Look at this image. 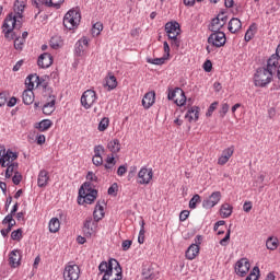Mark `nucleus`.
Returning <instances> with one entry per match:
<instances>
[{"label":"nucleus","instance_id":"7ed1b4c3","mask_svg":"<svg viewBox=\"0 0 280 280\" xmlns=\"http://www.w3.org/2000/svg\"><path fill=\"white\" fill-rule=\"evenodd\" d=\"M2 27L4 28V37L10 38V35L14 34V30H21V27H23V22H21V20H16V15H14V13H9L4 19Z\"/></svg>","mask_w":280,"mask_h":280},{"label":"nucleus","instance_id":"1a4fd4ad","mask_svg":"<svg viewBox=\"0 0 280 280\" xmlns=\"http://www.w3.org/2000/svg\"><path fill=\"white\" fill-rule=\"evenodd\" d=\"M168 100H174L177 106H185L187 103V96H185V91L180 88H175L173 91L168 92Z\"/></svg>","mask_w":280,"mask_h":280},{"label":"nucleus","instance_id":"e2e57ef3","mask_svg":"<svg viewBox=\"0 0 280 280\" xmlns=\"http://www.w3.org/2000/svg\"><path fill=\"white\" fill-rule=\"evenodd\" d=\"M130 246H132V241L130 240H125L122 241L121 243V247H122V250H130Z\"/></svg>","mask_w":280,"mask_h":280},{"label":"nucleus","instance_id":"a18cd8bd","mask_svg":"<svg viewBox=\"0 0 280 280\" xmlns=\"http://www.w3.org/2000/svg\"><path fill=\"white\" fill-rule=\"evenodd\" d=\"M117 161H115V155H108L106 159V164L104 165L105 170H113L115 167Z\"/></svg>","mask_w":280,"mask_h":280},{"label":"nucleus","instance_id":"39448f33","mask_svg":"<svg viewBox=\"0 0 280 280\" xmlns=\"http://www.w3.org/2000/svg\"><path fill=\"white\" fill-rule=\"evenodd\" d=\"M82 21V14L78 9H71L68 11L63 18V25L67 30H75Z\"/></svg>","mask_w":280,"mask_h":280},{"label":"nucleus","instance_id":"69168bd1","mask_svg":"<svg viewBox=\"0 0 280 280\" xmlns=\"http://www.w3.org/2000/svg\"><path fill=\"white\" fill-rule=\"evenodd\" d=\"M253 209V202L252 201H245L243 205V210L245 213H250V210Z\"/></svg>","mask_w":280,"mask_h":280},{"label":"nucleus","instance_id":"0eeeda50","mask_svg":"<svg viewBox=\"0 0 280 280\" xmlns=\"http://www.w3.org/2000/svg\"><path fill=\"white\" fill-rule=\"evenodd\" d=\"M212 34L208 37L209 45L213 47H224L226 45V34L222 31H211Z\"/></svg>","mask_w":280,"mask_h":280},{"label":"nucleus","instance_id":"49530a36","mask_svg":"<svg viewBox=\"0 0 280 280\" xmlns=\"http://www.w3.org/2000/svg\"><path fill=\"white\" fill-rule=\"evenodd\" d=\"M245 280H259V267H254Z\"/></svg>","mask_w":280,"mask_h":280},{"label":"nucleus","instance_id":"7c9ffc66","mask_svg":"<svg viewBox=\"0 0 280 280\" xmlns=\"http://www.w3.org/2000/svg\"><path fill=\"white\" fill-rule=\"evenodd\" d=\"M65 43L62 42V37L60 35H55L50 38L49 46L51 49H60Z\"/></svg>","mask_w":280,"mask_h":280},{"label":"nucleus","instance_id":"3c124183","mask_svg":"<svg viewBox=\"0 0 280 280\" xmlns=\"http://www.w3.org/2000/svg\"><path fill=\"white\" fill-rule=\"evenodd\" d=\"M110 122V120H108V118L104 117L100 124H98V130L100 132H104V130H106V128H108V124Z\"/></svg>","mask_w":280,"mask_h":280},{"label":"nucleus","instance_id":"dca6fc26","mask_svg":"<svg viewBox=\"0 0 280 280\" xmlns=\"http://www.w3.org/2000/svg\"><path fill=\"white\" fill-rule=\"evenodd\" d=\"M37 65L40 69H49V66L54 65V56L49 52L42 54L38 57Z\"/></svg>","mask_w":280,"mask_h":280},{"label":"nucleus","instance_id":"4c0bfd02","mask_svg":"<svg viewBox=\"0 0 280 280\" xmlns=\"http://www.w3.org/2000/svg\"><path fill=\"white\" fill-rule=\"evenodd\" d=\"M107 148L112 151L113 154H117L121 150V143L118 139H114L107 143Z\"/></svg>","mask_w":280,"mask_h":280},{"label":"nucleus","instance_id":"2f4dec72","mask_svg":"<svg viewBox=\"0 0 280 280\" xmlns=\"http://www.w3.org/2000/svg\"><path fill=\"white\" fill-rule=\"evenodd\" d=\"M5 167V178H12V174H16V172H19V162L8 164Z\"/></svg>","mask_w":280,"mask_h":280},{"label":"nucleus","instance_id":"9d476101","mask_svg":"<svg viewBox=\"0 0 280 280\" xmlns=\"http://www.w3.org/2000/svg\"><path fill=\"white\" fill-rule=\"evenodd\" d=\"M1 155H0V163L1 167H5L7 165H11L12 163H16V159H19V153L18 152H12V150L5 149L1 150Z\"/></svg>","mask_w":280,"mask_h":280},{"label":"nucleus","instance_id":"20e7f679","mask_svg":"<svg viewBox=\"0 0 280 280\" xmlns=\"http://www.w3.org/2000/svg\"><path fill=\"white\" fill-rule=\"evenodd\" d=\"M26 89L34 91V86H39L43 89V93L45 96L51 93V88L49 84L45 82V80L40 79L37 74H30L25 80Z\"/></svg>","mask_w":280,"mask_h":280},{"label":"nucleus","instance_id":"aec40b11","mask_svg":"<svg viewBox=\"0 0 280 280\" xmlns=\"http://www.w3.org/2000/svg\"><path fill=\"white\" fill-rule=\"evenodd\" d=\"M97 225V221H93V218L89 217L83 225V233L85 235V237H91L93 235V233L95 232L93 230V226Z\"/></svg>","mask_w":280,"mask_h":280},{"label":"nucleus","instance_id":"b1692460","mask_svg":"<svg viewBox=\"0 0 280 280\" xmlns=\"http://www.w3.org/2000/svg\"><path fill=\"white\" fill-rule=\"evenodd\" d=\"M233 152H235V147H230L223 150L221 156L218 160L219 165H226V163H229V159L233 156Z\"/></svg>","mask_w":280,"mask_h":280},{"label":"nucleus","instance_id":"603ef678","mask_svg":"<svg viewBox=\"0 0 280 280\" xmlns=\"http://www.w3.org/2000/svg\"><path fill=\"white\" fill-rule=\"evenodd\" d=\"M117 191H119V185L114 183L107 190L108 196H117Z\"/></svg>","mask_w":280,"mask_h":280},{"label":"nucleus","instance_id":"de8ad7c7","mask_svg":"<svg viewBox=\"0 0 280 280\" xmlns=\"http://www.w3.org/2000/svg\"><path fill=\"white\" fill-rule=\"evenodd\" d=\"M102 30H104V24H102L101 22H96L92 28L93 36H100Z\"/></svg>","mask_w":280,"mask_h":280},{"label":"nucleus","instance_id":"f03ea898","mask_svg":"<svg viewBox=\"0 0 280 280\" xmlns=\"http://www.w3.org/2000/svg\"><path fill=\"white\" fill-rule=\"evenodd\" d=\"M272 67H270V60H267V67L266 68H258L256 70V73L254 75V84L255 86H259L260 89L266 88L267 84H270L272 82V75H273Z\"/></svg>","mask_w":280,"mask_h":280},{"label":"nucleus","instance_id":"bf43d9fd","mask_svg":"<svg viewBox=\"0 0 280 280\" xmlns=\"http://www.w3.org/2000/svg\"><path fill=\"white\" fill-rule=\"evenodd\" d=\"M229 240H231V229L228 230L225 236L220 241L221 246H226Z\"/></svg>","mask_w":280,"mask_h":280},{"label":"nucleus","instance_id":"e433bc0d","mask_svg":"<svg viewBox=\"0 0 280 280\" xmlns=\"http://www.w3.org/2000/svg\"><path fill=\"white\" fill-rule=\"evenodd\" d=\"M48 229L50 233H58L60 231V220L58 218L50 219Z\"/></svg>","mask_w":280,"mask_h":280},{"label":"nucleus","instance_id":"680f3d73","mask_svg":"<svg viewBox=\"0 0 280 280\" xmlns=\"http://www.w3.org/2000/svg\"><path fill=\"white\" fill-rule=\"evenodd\" d=\"M215 108H218V102H213L209 108H208V112L206 113V115L208 117H211V115H213V112L215 110Z\"/></svg>","mask_w":280,"mask_h":280},{"label":"nucleus","instance_id":"4468645a","mask_svg":"<svg viewBox=\"0 0 280 280\" xmlns=\"http://www.w3.org/2000/svg\"><path fill=\"white\" fill-rule=\"evenodd\" d=\"M97 198V190H92L90 192L79 194L78 203L79 205H93Z\"/></svg>","mask_w":280,"mask_h":280},{"label":"nucleus","instance_id":"a878e982","mask_svg":"<svg viewBox=\"0 0 280 280\" xmlns=\"http://www.w3.org/2000/svg\"><path fill=\"white\" fill-rule=\"evenodd\" d=\"M10 265L13 268H16V266H21V252L15 249L10 253L9 256Z\"/></svg>","mask_w":280,"mask_h":280},{"label":"nucleus","instance_id":"f3484780","mask_svg":"<svg viewBox=\"0 0 280 280\" xmlns=\"http://www.w3.org/2000/svg\"><path fill=\"white\" fill-rule=\"evenodd\" d=\"M165 32L168 38H172V36H178L180 34V24L176 21L167 22L165 24Z\"/></svg>","mask_w":280,"mask_h":280},{"label":"nucleus","instance_id":"412c9836","mask_svg":"<svg viewBox=\"0 0 280 280\" xmlns=\"http://www.w3.org/2000/svg\"><path fill=\"white\" fill-rule=\"evenodd\" d=\"M269 67L273 73L277 71V78L280 80V56L279 55H271L269 58Z\"/></svg>","mask_w":280,"mask_h":280},{"label":"nucleus","instance_id":"c85d7f7f","mask_svg":"<svg viewBox=\"0 0 280 280\" xmlns=\"http://www.w3.org/2000/svg\"><path fill=\"white\" fill-rule=\"evenodd\" d=\"M23 104L30 106V104H34V91L26 89L22 94Z\"/></svg>","mask_w":280,"mask_h":280},{"label":"nucleus","instance_id":"a19ab883","mask_svg":"<svg viewBox=\"0 0 280 280\" xmlns=\"http://www.w3.org/2000/svg\"><path fill=\"white\" fill-rule=\"evenodd\" d=\"M91 191H96L91 182H85L79 189V194H91Z\"/></svg>","mask_w":280,"mask_h":280},{"label":"nucleus","instance_id":"f257e3e1","mask_svg":"<svg viewBox=\"0 0 280 280\" xmlns=\"http://www.w3.org/2000/svg\"><path fill=\"white\" fill-rule=\"evenodd\" d=\"M100 275H103L101 280H121V266L117 259H109L108 262L102 261L98 266Z\"/></svg>","mask_w":280,"mask_h":280},{"label":"nucleus","instance_id":"58836bf2","mask_svg":"<svg viewBox=\"0 0 280 280\" xmlns=\"http://www.w3.org/2000/svg\"><path fill=\"white\" fill-rule=\"evenodd\" d=\"M52 125L54 122L50 119H44L40 122H38L35 128H37L39 132H45L46 130H49L50 126Z\"/></svg>","mask_w":280,"mask_h":280},{"label":"nucleus","instance_id":"79ce46f5","mask_svg":"<svg viewBox=\"0 0 280 280\" xmlns=\"http://www.w3.org/2000/svg\"><path fill=\"white\" fill-rule=\"evenodd\" d=\"M278 246L279 243L277 238L269 237L266 242V247L268 248V250H277Z\"/></svg>","mask_w":280,"mask_h":280},{"label":"nucleus","instance_id":"864d4df0","mask_svg":"<svg viewBox=\"0 0 280 280\" xmlns=\"http://www.w3.org/2000/svg\"><path fill=\"white\" fill-rule=\"evenodd\" d=\"M16 225V221H13V223L8 224L7 229L1 230L2 237H8V233L12 231V229Z\"/></svg>","mask_w":280,"mask_h":280},{"label":"nucleus","instance_id":"9b49d317","mask_svg":"<svg viewBox=\"0 0 280 280\" xmlns=\"http://www.w3.org/2000/svg\"><path fill=\"white\" fill-rule=\"evenodd\" d=\"M65 280H78L80 279V267L78 265H68L63 271Z\"/></svg>","mask_w":280,"mask_h":280},{"label":"nucleus","instance_id":"052dcab7","mask_svg":"<svg viewBox=\"0 0 280 280\" xmlns=\"http://www.w3.org/2000/svg\"><path fill=\"white\" fill-rule=\"evenodd\" d=\"M211 69H213V63L211 62V60H206L203 63V70L206 71V73H211Z\"/></svg>","mask_w":280,"mask_h":280},{"label":"nucleus","instance_id":"393cba45","mask_svg":"<svg viewBox=\"0 0 280 280\" xmlns=\"http://www.w3.org/2000/svg\"><path fill=\"white\" fill-rule=\"evenodd\" d=\"M228 30L231 32V34H236V32L242 30V21H240L237 18H232L229 22Z\"/></svg>","mask_w":280,"mask_h":280},{"label":"nucleus","instance_id":"09e8293b","mask_svg":"<svg viewBox=\"0 0 280 280\" xmlns=\"http://www.w3.org/2000/svg\"><path fill=\"white\" fill-rule=\"evenodd\" d=\"M22 237H23L22 229H18L11 233V240H13L14 242H21Z\"/></svg>","mask_w":280,"mask_h":280},{"label":"nucleus","instance_id":"bb28decb","mask_svg":"<svg viewBox=\"0 0 280 280\" xmlns=\"http://www.w3.org/2000/svg\"><path fill=\"white\" fill-rule=\"evenodd\" d=\"M47 183H49V173L42 170L37 177V185L38 187H47Z\"/></svg>","mask_w":280,"mask_h":280},{"label":"nucleus","instance_id":"338daca9","mask_svg":"<svg viewBox=\"0 0 280 280\" xmlns=\"http://www.w3.org/2000/svg\"><path fill=\"white\" fill-rule=\"evenodd\" d=\"M187 218H189V210H183L179 213V221L185 222V220H187Z\"/></svg>","mask_w":280,"mask_h":280},{"label":"nucleus","instance_id":"0e129e2a","mask_svg":"<svg viewBox=\"0 0 280 280\" xmlns=\"http://www.w3.org/2000/svg\"><path fill=\"white\" fill-rule=\"evenodd\" d=\"M102 152H104V145L98 144L94 147V156H102Z\"/></svg>","mask_w":280,"mask_h":280},{"label":"nucleus","instance_id":"a211bd4d","mask_svg":"<svg viewBox=\"0 0 280 280\" xmlns=\"http://www.w3.org/2000/svg\"><path fill=\"white\" fill-rule=\"evenodd\" d=\"M49 96V100L46 104H44L42 110L44 115H51L54 110H56V96L51 95V92L49 94H46Z\"/></svg>","mask_w":280,"mask_h":280},{"label":"nucleus","instance_id":"4be33fe9","mask_svg":"<svg viewBox=\"0 0 280 280\" xmlns=\"http://www.w3.org/2000/svg\"><path fill=\"white\" fill-rule=\"evenodd\" d=\"M142 277L145 280L159 279V271L154 270L152 266H144L142 269Z\"/></svg>","mask_w":280,"mask_h":280},{"label":"nucleus","instance_id":"13d9d810","mask_svg":"<svg viewBox=\"0 0 280 280\" xmlns=\"http://www.w3.org/2000/svg\"><path fill=\"white\" fill-rule=\"evenodd\" d=\"M229 108H230L229 104L223 103L221 109L219 110L220 117H224L229 113Z\"/></svg>","mask_w":280,"mask_h":280},{"label":"nucleus","instance_id":"473e14b6","mask_svg":"<svg viewBox=\"0 0 280 280\" xmlns=\"http://www.w3.org/2000/svg\"><path fill=\"white\" fill-rule=\"evenodd\" d=\"M11 40H14V49L21 51L23 50V46L25 45V39H21L19 36H16V33H12L9 37Z\"/></svg>","mask_w":280,"mask_h":280},{"label":"nucleus","instance_id":"423d86ee","mask_svg":"<svg viewBox=\"0 0 280 280\" xmlns=\"http://www.w3.org/2000/svg\"><path fill=\"white\" fill-rule=\"evenodd\" d=\"M228 21H229V16L224 15V11H221L214 19L211 20V23L208 26V30L210 32H221L222 27L226 25Z\"/></svg>","mask_w":280,"mask_h":280},{"label":"nucleus","instance_id":"72a5a7b5","mask_svg":"<svg viewBox=\"0 0 280 280\" xmlns=\"http://www.w3.org/2000/svg\"><path fill=\"white\" fill-rule=\"evenodd\" d=\"M14 12L18 19H23V12H25V2L16 0L14 2Z\"/></svg>","mask_w":280,"mask_h":280},{"label":"nucleus","instance_id":"774afa93","mask_svg":"<svg viewBox=\"0 0 280 280\" xmlns=\"http://www.w3.org/2000/svg\"><path fill=\"white\" fill-rule=\"evenodd\" d=\"M2 224H14V217L12 214H8L3 220Z\"/></svg>","mask_w":280,"mask_h":280},{"label":"nucleus","instance_id":"6e6d98bb","mask_svg":"<svg viewBox=\"0 0 280 280\" xmlns=\"http://www.w3.org/2000/svg\"><path fill=\"white\" fill-rule=\"evenodd\" d=\"M21 180H23V175L20 172H15L14 176L12 177V183L14 185H21Z\"/></svg>","mask_w":280,"mask_h":280},{"label":"nucleus","instance_id":"f704fd0d","mask_svg":"<svg viewBox=\"0 0 280 280\" xmlns=\"http://www.w3.org/2000/svg\"><path fill=\"white\" fill-rule=\"evenodd\" d=\"M233 213V206L230 203H223L220 209V214L222 218H231V214Z\"/></svg>","mask_w":280,"mask_h":280},{"label":"nucleus","instance_id":"6ab92c4d","mask_svg":"<svg viewBox=\"0 0 280 280\" xmlns=\"http://www.w3.org/2000/svg\"><path fill=\"white\" fill-rule=\"evenodd\" d=\"M104 207H106L105 200H100L96 202V206L93 212V218L95 222H100V220L104 218Z\"/></svg>","mask_w":280,"mask_h":280},{"label":"nucleus","instance_id":"cd10ccee","mask_svg":"<svg viewBox=\"0 0 280 280\" xmlns=\"http://www.w3.org/2000/svg\"><path fill=\"white\" fill-rule=\"evenodd\" d=\"M200 253V246L198 245H190L186 250V259H196Z\"/></svg>","mask_w":280,"mask_h":280},{"label":"nucleus","instance_id":"4d7b16f0","mask_svg":"<svg viewBox=\"0 0 280 280\" xmlns=\"http://www.w3.org/2000/svg\"><path fill=\"white\" fill-rule=\"evenodd\" d=\"M92 163L93 165H96V167H100V165H103L104 159L102 158V155H94L92 159Z\"/></svg>","mask_w":280,"mask_h":280},{"label":"nucleus","instance_id":"c03bdc74","mask_svg":"<svg viewBox=\"0 0 280 280\" xmlns=\"http://www.w3.org/2000/svg\"><path fill=\"white\" fill-rule=\"evenodd\" d=\"M139 244H143L145 242V222L141 221V229L138 236Z\"/></svg>","mask_w":280,"mask_h":280},{"label":"nucleus","instance_id":"ddd939ff","mask_svg":"<svg viewBox=\"0 0 280 280\" xmlns=\"http://www.w3.org/2000/svg\"><path fill=\"white\" fill-rule=\"evenodd\" d=\"M220 200H222V192L214 191L209 196L208 199L202 201V207L203 209H213V207H215Z\"/></svg>","mask_w":280,"mask_h":280},{"label":"nucleus","instance_id":"2eb2a0df","mask_svg":"<svg viewBox=\"0 0 280 280\" xmlns=\"http://www.w3.org/2000/svg\"><path fill=\"white\" fill-rule=\"evenodd\" d=\"M250 270V262L246 258H242L236 262L235 272L240 277H244Z\"/></svg>","mask_w":280,"mask_h":280},{"label":"nucleus","instance_id":"5701e85b","mask_svg":"<svg viewBox=\"0 0 280 280\" xmlns=\"http://www.w3.org/2000/svg\"><path fill=\"white\" fill-rule=\"evenodd\" d=\"M156 101V93L154 92H148L144 94L142 98V106L143 108H152L154 106V102Z\"/></svg>","mask_w":280,"mask_h":280},{"label":"nucleus","instance_id":"6e6552de","mask_svg":"<svg viewBox=\"0 0 280 280\" xmlns=\"http://www.w3.org/2000/svg\"><path fill=\"white\" fill-rule=\"evenodd\" d=\"M97 102V93L94 90H86L81 96V105L89 110Z\"/></svg>","mask_w":280,"mask_h":280},{"label":"nucleus","instance_id":"5fc2aeb1","mask_svg":"<svg viewBox=\"0 0 280 280\" xmlns=\"http://www.w3.org/2000/svg\"><path fill=\"white\" fill-rule=\"evenodd\" d=\"M168 38L171 40L172 47H176V49H178V47H180V39H178V36L173 35V36H171Z\"/></svg>","mask_w":280,"mask_h":280},{"label":"nucleus","instance_id":"c756f323","mask_svg":"<svg viewBox=\"0 0 280 280\" xmlns=\"http://www.w3.org/2000/svg\"><path fill=\"white\" fill-rule=\"evenodd\" d=\"M199 108L198 107H191L187 110L185 115V119H188V121H198V115H199Z\"/></svg>","mask_w":280,"mask_h":280},{"label":"nucleus","instance_id":"c9c22d12","mask_svg":"<svg viewBox=\"0 0 280 280\" xmlns=\"http://www.w3.org/2000/svg\"><path fill=\"white\" fill-rule=\"evenodd\" d=\"M255 32H257V24L253 23L245 33L246 43H250V40H253V38L255 37Z\"/></svg>","mask_w":280,"mask_h":280},{"label":"nucleus","instance_id":"ea45409f","mask_svg":"<svg viewBox=\"0 0 280 280\" xmlns=\"http://www.w3.org/2000/svg\"><path fill=\"white\" fill-rule=\"evenodd\" d=\"M104 86H107L108 91L117 89V78L115 75H109L106 78Z\"/></svg>","mask_w":280,"mask_h":280},{"label":"nucleus","instance_id":"8fccbe9b","mask_svg":"<svg viewBox=\"0 0 280 280\" xmlns=\"http://www.w3.org/2000/svg\"><path fill=\"white\" fill-rule=\"evenodd\" d=\"M200 202V195H195L189 201V209H196L197 205Z\"/></svg>","mask_w":280,"mask_h":280},{"label":"nucleus","instance_id":"37998d69","mask_svg":"<svg viewBox=\"0 0 280 280\" xmlns=\"http://www.w3.org/2000/svg\"><path fill=\"white\" fill-rule=\"evenodd\" d=\"M165 60H168L167 57L163 56L161 58H148L147 59V62H149V65H158V66H161V65H165Z\"/></svg>","mask_w":280,"mask_h":280},{"label":"nucleus","instance_id":"f8f14e48","mask_svg":"<svg viewBox=\"0 0 280 280\" xmlns=\"http://www.w3.org/2000/svg\"><path fill=\"white\" fill-rule=\"evenodd\" d=\"M153 176L154 173L152 172V168L142 167L138 173V184L150 185V180H152Z\"/></svg>","mask_w":280,"mask_h":280}]
</instances>
